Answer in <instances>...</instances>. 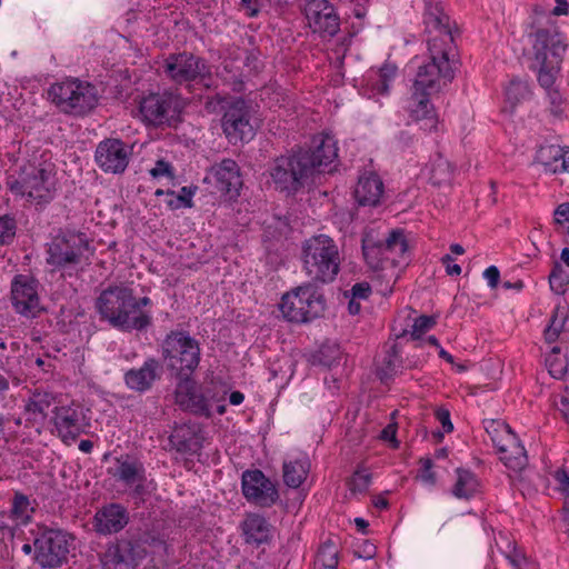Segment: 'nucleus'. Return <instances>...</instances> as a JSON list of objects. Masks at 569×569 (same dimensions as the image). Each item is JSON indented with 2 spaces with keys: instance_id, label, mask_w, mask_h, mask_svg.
Masks as SVG:
<instances>
[{
  "instance_id": "f257e3e1",
  "label": "nucleus",
  "mask_w": 569,
  "mask_h": 569,
  "mask_svg": "<svg viewBox=\"0 0 569 569\" xmlns=\"http://www.w3.org/2000/svg\"><path fill=\"white\" fill-rule=\"evenodd\" d=\"M531 28L535 29L530 33L533 37V68L538 69L539 83L543 88H550L560 70L567 44L555 23L543 14L537 16Z\"/></svg>"
},
{
  "instance_id": "f03ea898",
  "label": "nucleus",
  "mask_w": 569,
  "mask_h": 569,
  "mask_svg": "<svg viewBox=\"0 0 569 569\" xmlns=\"http://www.w3.org/2000/svg\"><path fill=\"white\" fill-rule=\"evenodd\" d=\"M96 308L101 319L122 331L147 329L152 321L151 316L137 310L133 290L127 286H109L96 300Z\"/></svg>"
},
{
  "instance_id": "7ed1b4c3",
  "label": "nucleus",
  "mask_w": 569,
  "mask_h": 569,
  "mask_svg": "<svg viewBox=\"0 0 569 569\" xmlns=\"http://www.w3.org/2000/svg\"><path fill=\"white\" fill-rule=\"evenodd\" d=\"M409 244L405 231L391 230L385 240L376 241L370 237L362 240V252L367 264L386 280L387 286L395 283L401 264H407Z\"/></svg>"
},
{
  "instance_id": "20e7f679",
  "label": "nucleus",
  "mask_w": 569,
  "mask_h": 569,
  "mask_svg": "<svg viewBox=\"0 0 569 569\" xmlns=\"http://www.w3.org/2000/svg\"><path fill=\"white\" fill-rule=\"evenodd\" d=\"M302 262L313 283H329L338 276L341 259L336 242L329 236L318 234L303 242Z\"/></svg>"
},
{
  "instance_id": "39448f33",
  "label": "nucleus",
  "mask_w": 569,
  "mask_h": 569,
  "mask_svg": "<svg viewBox=\"0 0 569 569\" xmlns=\"http://www.w3.org/2000/svg\"><path fill=\"white\" fill-rule=\"evenodd\" d=\"M429 61L418 68L413 89L439 92L455 78L458 62L456 43L447 42L442 47H428Z\"/></svg>"
},
{
  "instance_id": "423d86ee",
  "label": "nucleus",
  "mask_w": 569,
  "mask_h": 569,
  "mask_svg": "<svg viewBox=\"0 0 569 569\" xmlns=\"http://www.w3.org/2000/svg\"><path fill=\"white\" fill-rule=\"evenodd\" d=\"M161 355L176 378L192 376L201 359L200 343L188 331L173 330L163 339Z\"/></svg>"
},
{
  "instance_id": "0eeeda50",
  "label": "nucleus",
  "mask_w": 569,
  "mask_h": 569,
  "mask_svg": "<svg viewBox=\"0 0 569 569\" xmlns=\"http://www.w3.org/2000/svg\"><path fill=\"white\" fill-rule=\"evenodd\" d=\"M48 99L64 114L83 117L98 106L99 96L92 83L68 79L51 84Z\"/></svg>"
},
{
  "instance_id": "6e6552de",
  "label": "nucleus",
  "mask_w": 569,
  "mask_h": 569,
  "mask_svg": "<svg viewBox=\"0 0 569 569\" xmlns=\"http://www.w3.org/2000/svg\"><path fill=\"white\" fill-rule=\"evenodd\" d=\"M47 253L48 264L57 269H64L80 264L83 259L89 261L90 256L94 253V248L87 233L72 229H60L48 244Z\"/></svg>"
},
{
  "instance_id": "1a4fd4ad",
  "label": "nucleus",
  "mask_w": 569,
  "mask_h": 569,
  "mask_svg": "<svg viewBox=\"0 0 569 569\" xmlns=\"http://www.w3.org/2000/svg\"><path fill=\"white\" fill-rule=\"evenodd\" d=\"M163 73L177 86L184 87L189 92L196 84L207 89L212 87L211 67L206 59L190 52L169 54L163 62Z\"/></svg>"
},
{
  "instance_id": "9d476101",
  "label": "nucleus",
  "mask_w": 569,
  "mask_h": 569,
  "mask_svg": "<svg viewBox=\"0 0 569 569\" xmlns=\"http://www.w3.org/2000/svg\"><path fill=\"white\" fill-rule=\"evenodd\" d=\"M326 309V299L311 283L299 286L283 295L280 311L283 317L296 323H307L321 317Z\"/></svg>"
},
{
  "instance_id": "9b49d317",
  "label": "nucleus",
  "mask_w": 569,
  "mask_h": 569,
  "mask_svg": "<svg viewBox=\"0 0 569 569\" xmlns=\"http://www.w3.org/2000/svg\"><path fill=\"white\" fill-rule=\"evenodd\" d=\"M9 190L38 204L49 203L56 193L51 171L34 166L23 167L18 178L10 176L7 180Z\"/></svg>"
},
{
  "instance_id": "f8f14e48",
  "label": "nucleus",
  "mask_w": 569,
  "mask_h": 569,
  "mask_svg": "<svg viewBox=\"0 0 569 569\" xmlns=\"http://www.w3.org/2000/svg\"><path fill=\"white\" fill-rule=\"evenodd\" d=\"M183 107L180 94L169 90L151 92L139 101L142 121L156 128L174 127Z\"/></svg>"
},
{
  "instance_id": "ddd939ff",
  "label": "nucleus",
  "mask_w": 569,
  "mask_h": 569,
  "mask_svg": "<svg viewBox=\"0 0 569 569\" xmlns=\"http://www.w3.org/2000/svg\"><path fill=\"white\" fill-rule=\"evenodd\" d=\"M73 537L61 529L39 528L34 538V561L47 569H57L68 562Z\"/></svg>"
},
{
  "instance_id": "4468645a",
  "label": "nucleus",
  "mask_w": 569,
  "mask_h": 569,
  "mask_svg": "<svg viewBox=\"0 0 569 569\" xmlns=\"http://www.w3.org/2000/svg\"><path fill=\"white\" fill-rule=\"evenodd\" d=\"M311 162L300 149L291 154L278 157L270 168V177L277 190L295 193L301 189L311 173Z\"/></svg>"
},
{
  "instance_id": "2eb2a0df",
  "label": "nucleus",
  "mask_w": 569,
  "mask_h": 569,
  "mask_svg": "<svg viewBox=\"0 0 569 569\" xmlns=\"http://www.w3.org/2000/svg\"><path fill=\"white\" fill-rule=\"evenodd\" d=\"M221 127L223 133L232 143L251 140L254 136V129L251 124L249 104L241 98L230 102L222 116Z\"/></svg>"
},
{
  "instance_id": "dca6fc26",
  "label": "nucleus",
  "mask_w": 569,
  "mask_h": 569,
  "mask_svg": "<svg viewBox=\"0 0 569 569\" xmlns=\"http://www.w3.org/2000/svg\"><path fill=\"white\" fill-rule=\"evenodd\" d=\"M303 13L312 32L332 38L340 30V18L328 0H307Z\"/></svg>"
},
{
  "instance_id": "f3484780",
  "label": "nucleus",
  "mask_w": 569,
  "mask_h": 569,
  "mask_svg": "<svg viewBox=\"0 0 569 569\" xmlns=\"http://www.w3.org/2000/svg\"><path fill=\"white\" fill-rule=\"evenodd\" d=\"M241 489L249 502L261 508H269L279 499L276 485L259 469L246 470L242 473Z\"/></svg>"
},
{
  "instance_id": "a211bd4d",
  "label": "nucleus",
  "mask_w": 569,
  "mask_h": 569,
  "mask_svg": "<svg viewBox=\"0 0 569 569\" xmlns=\"http://www.w3.org/2000/svg\"><path fill=\"white\" fill-rule=\"evenodd\" d=\"M116 469L112 477L130 489L129 495L136 500H143L148 493L147 476L143 463L129 455L116 458Z\"/></svg>"
},
{
  "instance_id": "6ab92c4d",
  "label": "nucleus",
  "mask_w": 569,
  "mask_h": 569,
  "mask_svg": "<svg viewBox=\"0 0 569 569\" xmlns=\"http://www.w3.org/2000/svg\"><path fill=\"white\" fill-rule=\"evenodd\" d=\"M131 148L120 139L107 138L96 148V162L106 173H123L129 164Z\"/></svg>"
},
{
  "instance_id": "aec40b11",
  "label": "nucleus",
  "mask_w": 569,
  "mask_h": 569,
  "mask_svg": "<svg viewBox=\"0 0 569 569\" xmlns=\"http://www.w3.org/2000/svg\"><path fill=\"white\" fill-rule=\"evenodd\" d=\"M423 23L428 33V47H442L447 42L455 43L453 31L450 27V18L443 12L438 2L426 0Z\"/></svg>"
},
{
  "instance_id": "412c9836",
  "label": "nucleus",
  "mask_w": 569,
  "mask_h": 569,
  "mask_svg": "<svg viewBox=\"0 0 569 569\" xmlns=\"http://www.w3.org/2000/svg\"><path fill=\"white\" fill-rule=\"evenodd\" d=\"M423 23L428 33V47H442L447 42L455 43L453 31L450 27V18L443 12L438 2L426 0Z\"/></svg>"
},
{
  "instance_id": "4be33fe9",
  "label": "nucleus",
  "mask_w": 569,
  "mask_h": 569,
  "mask_svg": "<svg viewBox=\"0 0 569 569\" xmlns=\"http://www.w3.org/2000/svg\"><path fill=\"white\" fill-rule=\"evenodd\" d=\"M11 300L16 311L22 316L33 318L41 310L36 281L26 274L13 278Z\"/></svg>"
},
{
  "instance_id": "5701e85b",
  "label": "nucleus",
  "mask_w": 569,
  "mask_h": 569,
  "mask_svg": "<svg viewBox=\"0 0 569 569\" xmlns=\"http://www.w3.org/2000/svg\"><path fill=\"white\" fill-rule=\"evenodd\" d=\"M206 181L212 183L220 193L229 196L230 199L239 196L242 186L240 168L232 159H223L213 164Z\"/></svg>"
},
{
  "instance_id": "b1692460",
  "label": "nucleus",
  "mask_w": 569,
  "mask_h": 569,
  "mask_svg": "<svg viewBox=\"0 0 569 569\" xmlns=\"http://www.w3.org/2000/svg\"><path fill=\"white\" fill-rule=\"evenodd\" d=\"M144 556L146 549L140 540L120 539L108 549L104 566L108 569H134Z\"/></svg>"
},
{
  "instance_id": "393cba45",
  "label": "nucleus",
  "mask_w": 569,
  "mask_h": 569,
  "mask_svg": "<svg viewBox=\"0 0 569 569\" xmlns=\"http://www.w3.org/2000/svg\"><path fill=\"white\" fill-rule=\"evenodd\" d=\"M52 413L51 421L57 436L66 445L74 441L84 431L82 413L78 408L72 406H54Z\"/></svg>"
},
{
  "instance_id": "a878e982",
  "label": "nucleus",
  "mask_w": 569,
  "mask_h": 569,
  "mask_svg": "<svg viewBox=\"0 0 569 569\" xmlns=\"http://www.w3.org/2000/svg\"><path fill=\"white\" fill-rule=\"evenodd\" d=\"M178 382L174 390V401L182 409L194 415L210 417L208 399L204 395L197 391V383L191 378H177Z\"/></svg>"
},
{
  "instance_id": "bb28decb",
  "label": "nucleus",
  "mask_w": 569,
  "mask_h": 569,
  "mask_svg": "<svg viewBox=\"0 0 569 569\" xmlns=\"http://www.w3.org/2000/svg\"><path fill=\"white\" fill-rule=\"evenodd\" d=\"M162 367L158 359L148 358L139 368H131L124 373L126 386L137 392L150 390L161 378Z\"/></svg>"
},
{
  "instance_id": "cd10ccee",
  "label": "nucleus",
  "mask_w": 569,
  "mask_h": 569,
  "mask_svg": "<svg viewBox=\"0 0 569 569\" xmlns=\"http://www.w3.org/2000/svg\"><path fill=\"white\" fill-rule=\"evenodd\" d=\"M54 406H57V396L53 392L40 388L34 389L24 403L27 421L42 426L49 410Z\"/></svg>"
},
{
  "instance_id": "c85d7f7f",
  "label": "nucleus",
  "mask_w": 569,
  "mask_h": 569,
  "mask_svg": "<svg viewBox=\"0 0 569 569\" xmlns=\"http://www.w3.org/2000/svg\"><path fill=\"white\" fill-rule=\"evenodd\" d=\"M385 186L381 178L369 172L359 177L355 189V198L359 206L377 207L383 198Z\"/></svg>"
},
{
  "instance_id": "c756f323",
  "label": "nucleus",
  "mask_w": 569,
  "mask_h": 569,
  "mask_svg": "<svg viewBox=\"0 0 569 569\" xmlns=\"http://www.w3.org/2000/svg\"><path fill=\"white\" fill-rule=\"evenodd\" d=\"M96 530L109 535L120 531L129 521L127 509L118 503L103 507L96 515Z\"/></svg>"
},
{
  "instance_id": "7c9ffc66",
  "label": "nucleus",
  "mask_w": 569,
  "mask_h": 569,
  "mask_svg": "<svg viewBox=\"0 0 569 569\" xmlns=\"http://www.w3.org/2000/svg\"><path fill=\"white\" fill-rule=\"evenodd\" d=\"M315 148L312 150L300 149L303 157L309 158L311 173L316 169L327 167L337 158V147L335 140L329 136H322L313 139Z\"/></svg>"
},
{
  "instance_id": "2f4dec72",
  "label": "nucleus",
  "mask_w": 569,
  "mask_h": 569,
  "mask_svg": "<svg viewBox=\"0 0 569 569\" xmlns=\"http://www.w3.org/2000/svg\"><path fill=\"white\" fill-rule=\"evenodd\" d=\"M169 443L172 449L183 455H196L202 448L197 430L187 423L174 426Z\"/></svg>"
},
{
  "instance_id": "473e14b6",
  "label": "nucleus",
  "mask_w": 569,
  "mask_h": 569,
  "mask_svg": "<svg viewBox=\"0 0 569 569\" xmlns=\"http://www.w3.org/2000/svg\"><path fill=\"white\" fill-rule=\"evenodd\" d=\"M500 460L505 466L516 472L523 470L528 465V457L526 449L519 442L516 435L508 436L506 442L498 449Z\"/></svg>"
},
{
  "instance_id": "72a5a7b5",
  "label": "nucleus",
  "mask_w": 569,
  "mask_h": 569,
  "mask_svg": "<svg viewBox=\"0 0 569 569\" xmlns=\"http://www.w3.org/2000/svg\"><path fill=\"white\" fill-rule=\"evenodd\" d=\"M242 533L247 543L260 546L270 540L271 526L264 517L249 513L242 522Z\"/></svg>"
},
{
  "instance_id": "f704fd0d",
  "label": "nucleus",
  "mask_w": 569,
  "mask_h": 569,
  "mask_svg": "<svg viewBox=\"0 0 569 569\" xmlns=\"http://www.w3.org/2000/svg\"><path fill=\"white\" fill-rule=\"evenodd\" d=\"M310 461L307 457L284 462L282 467V477L284 483L290 488H299L309 473Z\"/></svg>"
},
{
  "instance_id": "c9c22d12",
  "label": "nucleus",
  "mask_w": 569,
  "mask_h": 569,
  "mask_svg": "<svg viewBox=\"0 0 569 569\" xmlns=\"http://www.w3.org/2000/svg\"><path fill=\"white\" fill-rule=\"evenodd\" d=\"M403 368L399 346L398 343H393L387 351L381 366L377 369V376L381 382L388 383L395 376L401 373Z\"/></svg>"
},
{
  "instance_id": "e433bc0d",
  "label": "nucleus",
  "mask_w": 569,
  "mask_h": 569,
  "mask_svg": "<svg viewBox=\"0 0 569 569\" xmlns=\"http://www.w3.org/2000/svg\"><path fill=\"white\" fill-rule=\"evenodd\" d=\"M453 166L441 153H437L430 166L429 180L436 187H448L453 179Z\"/></svg>"
},
{
  "instance_id": "4c0bfd02",
  "label": "nucleus",
  "mask_w": 569,
  "mask_h": 569,
  "mask_svg": "<svg viewBox=\"0 0 569 569\" xmlns=\"http://www.w3.org/2000/svg\"><path fill=\"white\" fill-rule=\"evenodd\" d=\"M457 481L452 487V495L459 499H470L479 491V481L469 470L458 468Z\"/></svg>"
},
{
  "instance_id": "58836bf2",
  "label": "nucleus",
  "mask_w": 569,
  "mask_h": 569,
  "mask_svg": "<svg viewBox=\"0 0 569 569\" xmlns=\"http://www.w3.org/2000/svg\"><path fill=\"white\" fill-rule=\"evenodd\" d=\"M433 93L427 90L413 89L410 98V112L415 120L432 118L433 107L430 103L429 96Z\"/></svg>"
},
{
  "instance_id": "ea45409f",
  "label": "nucleus",
  "mask_w": 569,
  "mask_h": 569,
  "mask_svg": "<svg viewBox=\"0 0 569 569\" xmlns=\"http://www.w3.org/2000/svg\"><path fill=\"white\" fill-rule=\"evenodd\" d=\"M338 548L336 543L328 539L318 550L313 568L315 569H337L338 567Z\"/></svg>"
},
{
  "instance_id": "a19ab883",
  "label": "nucleus",
  "mask_w": 569,
  "mask_h": 569,
  "mask_svg": "<svg viewBox=\"0 0 569 569\" xmlns=\"http://www.w3.org/2000/svg\"><path fill=\"white\" fill-rule=\"evenodd\" d=\"M9 512L19 525H27L31 519L33 508L30 507L29 498L24 493L17 491Z\"/></svg>"
},
{
  "instance_id": "79ce46f5",
  "label": "nucleus",
  "mask_w": 569,
  "mask_h": 569,
  "mask_svg": "<svg viewBox=\"0 0 569 569\" xmlns=\"http://www.w3.org/2000/svg\"><path fill=\"white\" fill-rule=\"evenodd\" d=\"M530 89L527 81L513 79L506 89V98L513 109L518 103L530 97Z\"/></svg>"
},
{
  "instance_id": "37998d69",
  "label": "nucleus",
  "mask_w": 569,
  "mask_h": 569,
  "mask_svg": "<svg viewBox=\"0 0 569 569\" xmlns=\"http://www.w3.org/2000/svg\"><path fill=\"white\" fill-rule=\"evenodd\" d=\"M486 431L491 438L492 443L498 449L503 442H506V439H508V436H513V431L511 428L501 421L498 420H490L486 425Z\"/></svg>"
},
{
  "instance_id": "c03bdc74",
  "label": "nucleus",
  "mask_w": 569,
  "mask_h": 569,
  "mask_svg": "<svg viewBox=\"0 0 569 569\" xmlns=\"http://www.w3.org/2000/svg\"><path fill=\"white\" fill-rule=\"evenodd\" d=\"M549 283L550 288L558 295L565 293L566 287L569 283V274L558 261L553 263L549 274Z\"/></svg>"
},
{
  "instance_id": "a18cd8bd",
  "label": "nucleus",
  "mask_w": 569,
  "mask_h": 569,
  "mask_svg": "<svg viewBox=\"0 0 569 569\" xmlns=\"http://www.w3.org/2000/svg\"><path fill=\"white\" fill-rule=\"evenodd\" d=\"M166 194L169 197V199L167 200V206L172 210L179 209L182 207H184V208L193 207V202H192L193 190H191L188 187L181 188L180 193L177 196L174 194V191H172V190H167Z\"/></svg>"
},
{
  "instance_id": "49530a36",
  "label": "nucleus",
  "mask_w": 569,
  "mask_h": 569,
  "mask_svg": "<svg viewBox=\"0 0 569 569\" xmlns=\"http://www.w3.org/2000/svg\"><path fill=\"white\" fill-rule=\"evenodd\" d=\"M17 232V221L9 214L0 216V244H10Z\"/></svg>"
},
{
  "instance_id": "de8ad7c7",
  "label": "nucleus",
  "mask_w": 569,
  "mask_h": 569,
  "mask_svg": "<svg viewBox=\"0 0 569 569\" xmlns=\"http://www.w3.org/2000/svg\"><path fill=\"white\" fill-rule=\"evenodd\" d=\"M397 67L391 63H385L379 70V80L376 83V90L380 94L389 92V82L396 77Z\"/></svg>"
},
{
  "instance_id": "09e8293b",
  "label": "nucleus",
  "mask_w": 569,
  "mask_h": 569,
  "mask_svg": "<svg viewBox=\"0 0 569 569\" xmlns=\"http://www.w3.org/2000/svg\"><path fill=\"white\" fill-rule=\"evenodd\" d=\"M371 482V473H363L360 470L355 471L347 485L352 493H363Z\"/></svg>"
},
{
  "instance_id": "8fccbe9b",
  "label": "nucleus",
  "mask_w": 569,
  "mask_h": 569,
  "mask_svg": "<svg viewBox=\"0 0 569 569\" xmlns=\"http://www.w3.org/2000/svg\"><path fill=\"white\" fill-rule=\"evenodd\" d=\"M436 325V319L431 316H420L415 319L412 330L410 332L411 339H419L425 332L430 330Z\"/></svg>"
},
{
  "instance_id": "3c124183",
  "label": "nucleus",
  "mask_w": 569,
  "mask_h": 569,
  "mask_svg": "<svg viewBox=\"0 0 569 569\" xmlns=\"http://www.w3.org/2000/svg\"><path fill=\"white\" fill-rule=\"evenodd\" d=\"M340 358V350L337 346H322L319 350V362L326 367H331Z\"/></svg>"
},
{
  "instance_id": "603ef678",
  "label": "nucleus",
  "mask_w": 569,
  "mask_h": 569,
  "mask_svg": "<svg viewBox=\"0 0 569 569\" xmlns=\"http://www.w3.org/2000/svg\"><path fill=\"white\" fill-rule=\"evenodd\" d=\"M18 351H19V343L11 342L10 346H7V343L4 341L0 340V366L2 369L7 370V371L10 369V365H11L10 353H16Z\"/></svg>"
},
{
  "instance_id": "864d4df0",
  "label": "nucleus",
  "mask_w": 569,
  "mask_h": 569,
  "mask_svg": "<svg viewBox=\"0 0 569 569\" xmlns=\"http://www.w3.org/2000/svg\"><path fill=\"white\" fill-rule=\"evenodd\" d=\"M546 366L553 378L560 379L566 372L565 362L557 356H547Z\"/></svg>"
},
{
  "instance_id": "5fc2aeb1",
  "label": "nucleus",
  "mask_w": 569,
  "mask_h": 569,
  "mask_svg": "<svg viewBox=\"0 0 569 569\" xmlns=\"http://www.w3.org/2000/svg\"><path fill=\"white\" fill-rule=\"evenodd\" d=\"M353 553L360 559L369 560L375 558L377 553V547L371 541L363 540L357 546Z\"/></svg>"
},
{
  "instance_id": "6e6d98bb",
  "label": "nucleus",
  "mask_w": 569,
  "mask_h": 569,
  "mask_svg": "<svg viewBox=\"0 0 569 569\" xmlns=\"http://www.w3.org/2000/svg\"><path fill=\"white\" fill-rule=\"evenodd\" d=\"M509 551H505L507 559L516 569H522V563L527 561L525 555L512 546L511 542H508Z\"/></svg>"
},
{
  "instance_id": "4d7b16f0",
  "label": "nucleus",
  "mask_w": 569,
  "mask_h": 569,
  "mask_svg": "<svg viewBox=\"0 0 569 569\" xmlns=\"http://www.w3.org/2000/svg\"><path fill=\"white\" fill-rule=\"evenodd\" d=\"M19 525L7 511H0V532L13 536L14 528Z\"/></svg>"
},
{
  "instance_id": "13d9d810",
  "label": "nucleus",
  "mask_w": 569,
  "mask_h": 569,
  "mask_svg": "<svg viewBox=\"0 0 569 569\" xmlns=\"http://www.w3.org/2000/svg\"><path fill=\"white\" fill-rule=\"evenodd\" d=\"M566 319H567V316L561 315V318L559 320V326H556L552 323L547 327V329L545 330V339L547 342L551 343L558 339L560 332L563 329Z\"/></svg>"
},
{
  "instance_id": "bf43d9fd",
  "label": "nucleus",
  "mask_w": 569,
  "mask_h": 569,
  "mask_svg": "<svg viewBox=\"0 0 569 569\" xmlns=\"http://www.w3.org/2000/svg\"><path fill=\"white\" fill-rule=\"evenodd\" d=\"M142 542L149 545L156 550L162 551L166 556L170 555V546L159 537L147 535Z\"/></svg>"
},
{
  "instance_id": "052dcab7",
  "label": "nucleus",
  "mask_w": 569,
  "mask_h": 569,
  "mask_svg": "<svg viewBox=\"0 0 569 569\" xmlns=\"http://www.w3.org/2000/svg\"><path fill=\"white\" fill-rule=\"evenodd\" d=\"M150 173L153 178H159L162 176L173 178L172 167L164 160H158L156 166L150 170Z\"/></svg>"
},
{
  "instance_id": "680f3d73",
  "label": "nucleus",
  "mask_w": 569,
  "mask_h": 569,
  "mask_svg": "<svg viewBox=\"0 0 569 569\" xmlns=\"http://www.w3.org/2000/svg\"><path fill=\"white\" fill-rule=\"evenodd\" d=\"M548 98H549V101H550V104H551V108H550L551 113L555 117H561L562 116V109H561L560 106L562 103V98H561V94L559 93V91H557V90H549L548 91Z\"/></svg>"
},
{
  "instance_id": "e2e57ef3",
  "label": "nucleus",
  "mask_w": 569,
  "mask_h": 569,
  "mask_svg": "<svg viewBox=\"0 0 569 569\" xmlns=\"http://www.w3.org/2000/svg\"><path fill=\"white\" fill-rule=\"evenodd\" d=\"M351 297L356 299H368L371 295V287L368 282H357L351 288Z\"/></svg>"
},
{
  "instance_id": "0e129e2a",
  "label": "nucleus",
  "mask_w": 569,
  "mask_h": 569,
  "mask_svg": "<svg viewBox=\"0 0 569 569\" xmlns=\"http://www.w3.org/2000/svg\"><path fill=\"white\" fill-rule=\"evenodd\" d=\"M436 418L441 423L445 432L449 433L453 430V425L450 420V412L445 408L436 410Z\"/></svg>"
},
{
  "instance_id": "69168bd1",
  "label": "nucleus",
  "mask_w": 569,
  "mask_h": 569,
  "mask_svg": "<svg viewBox=\"0 0 569 569\" xmlns=\"http://www.w3.org/2000/svg\"><path fill=\"white\" fill-rule=\"evenodd\" d=\"M483 277L488 280L490 288L495 289L498 287L500 280V271L496 266L488 267L483 272Z\"/></svg>"
},
{
  "instance_id": "338daca9",
  "label": "nucleus",
  "mask_w": 569,
  "mask_h": 569,
  "mask_svg": "<svg viewBox=\"0 0 569 569\" xmlns=\"http://www.w3.org/2000/svg\"><path fill=\"white\" fill-rule=\"evenodd\" d=\"M441 262L446 267V272L449 276H459L461 273V267L455 263V259L450 254H445L441 258Z\"/></svg>"
},
{
  "instance_id": "774afa93",
  "label": "nucleus",
  "mask_w": 569,
  "mask_h": 569,
  "mask_svg": "<svg viewBox=\"0 0 569 569\" xmlns=\"http://www.w3.org/2000/svg\"><path fill=\"white\" fill-rule=\"evenodd\" d=\"M555 222L563 224L569 222V203L565 202L559 204L555 210Z\"/></svg>"
}]
</instances>
